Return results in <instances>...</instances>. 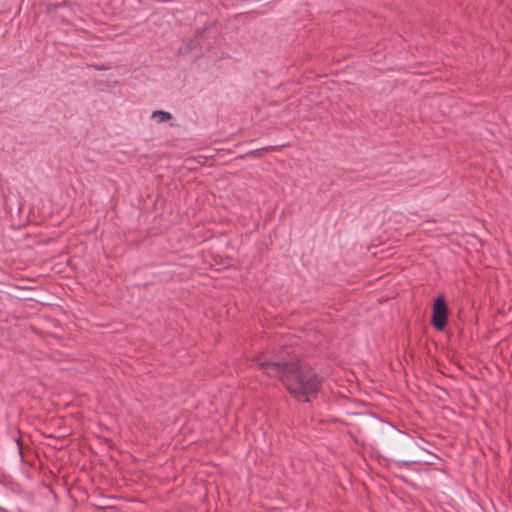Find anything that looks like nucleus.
<instances>
[{"label": "nucleus", "mask_w": 512, "mask_h": 512, "mask_svg": "<svg viewBox=\"0 0 512 512\" xmlns=\"http://www.w3.org/2000/svg\"><path fill=\"white\" fill-rule=\"evenodd\" d=\"M253 362L267 376L278 378L298 401L309 402L318 394L321 378L299 359H286L283 353L265 352L256 356Z\"/></svg>", "instance_id": "obj_1"}, {"label": "nucleus", "mask_w": 512, "mask_h": 512, "mask_svg": "<svg viewBox=\"0 0 512 512\" xmlns=\"http://www.w3.org/2000/svg\"><path fill=\"white\" fill-rule=\"evenodd\" d=\"M448 307L445 298L440 295L433 304L432 324L438 330H443L447 324Z\"/></svg>", "instance_id": "obj_2"}, {"label": "nucleus", "mask_w": 512, "mask_h": 512, "mask_svg": "<svg viewBox=\"0 0 512 512\" xmlns=\"http://www.w3.org/2000/svg\"><path fill=\"white\" fill-rule=\"evenodd\" d=\"M153 118H156L158 122H165L172 118V114L163 110H155L151 115Z\"/></svg>", "instance_id": "obj_3"}, {"label": "nucleus", "mask_w": 512, "mask_h": 512, "mask_svg": "<svg viewBox=\"0 0 512 512\" xmlns=\"http://www.w3.org/2000/svg\"><path fill=\"white\" fill-rule=\"evenodd\" d=\"M198 45V42L197 40H191L190 42H188L185 46L181 47L179 49V53L180 54H188L190 53L193 49L196 48V46Z\"/></svg>", "instance_id": "obj_4"}, {"label": "nucleus", "mask_w": 512, "mask_h": 512, "mask_svg": "<svg viewBox=\"0 0 512 512\" xmlns=\"http://www.w3.org/2000/svg\"><path fill=\"white\" fill-rule=\"evenodd\" d=\"M274 149H275V147L269 146V147H265V148H262V149L254 150L250 154L253 155V156H257L258 157V156H261L262 152H264V151L267 152V151H271V150H274Z\"/></svg>", "instance_id": "obj_5"}]
</instances>
